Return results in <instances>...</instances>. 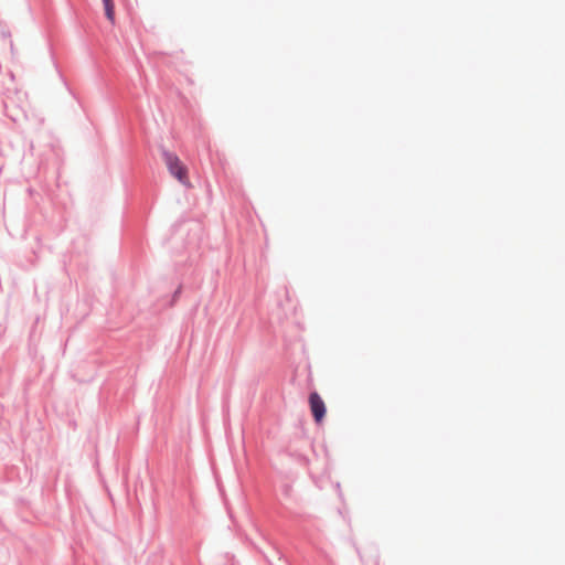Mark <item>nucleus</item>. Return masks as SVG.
<instances>
[{
	"label": "nucleus",
	"mask_w": 565,
	"mask_h": 565,
	"mask_svg": "<svg viewBox=\"0 0 565 565\" xmlns=\"http://www.w3.org/2000/svg\"><path fill=\"white\" fill-rule=\"evenodd\" d=\"M164 163L171 173L180 183L190 188L191 183L188 177V168L179 159V157L172 152L163 153Z\"/></svg>",
	"instance_id": "1"
},
{
	"label": "nucleus",
	"mask_w": 565,
	"mask_h": 565,
	"mask_svg": "<svg viewBox=\"0 0 565 565\" xmlns=\"http://www.w3.org/2000/svg\"><path fill=\"white\" fill-rule=\"evenodd\" d=\"M309 405H310V411L312 413L315 420L317 423H321L324 418L327 409H326V404H324L323 399L317 392H313L310 394Z\"/></svg>",
	"instance_id": "2"
},
{
	"label": "nucleus",
	"mask_w": 565,
	"mask_h": 565,
	"mask_svg": "<svg viewBox=\"0 0 565 565\" xmlns=\"http://www.w3.org/2000/svg\"><path fill=\"white\" fill-rule=\"evenodd\" d=\"M105 14L106 18L109 20L111 24L115 23V6L114 1L105 2L104 3Z\"/></svg>",
	"instance_id": "3"
}]
</instances>
